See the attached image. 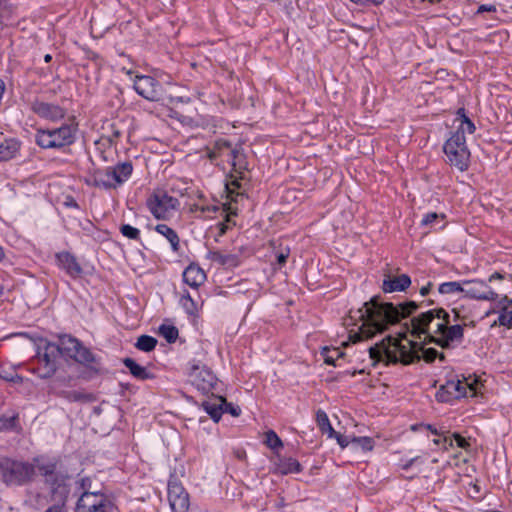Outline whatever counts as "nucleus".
Wrapping results in <instances>:
<instances>
[{
  "instance_id": "1",
  "label": "nucleus",
  "mask_w": 512,
  "mask_h": 512,
  "mask_svg": "<svg viewBox=\"0 0 512 512\" xmlns=\"http://www.w3.org/2000/svg\"><path fill=\"white\" fill-rule=\"evenodd\" d=\"M466 324H451L444 308H434L413 317L410 333L414 338L424 336V344L433 343L442 349H452L462 343Z\"/></svg>"
},
{
  "instance_id": "2",
  "label": "nucleus",
  "mask_w": 512,
  "mask_h": 512,
  "mask_svg": "<svg viewBox=\"0 0 512 512\" xmlns=\"http://www.w3.org/2000/svg\"><path fill=\"white\" fill-rule=\"evenodd\" d=\"M420 305L415 301L394 305L391 302H381L379 296L372 297L359 310L360 318L363 321L359 336L361 338H372L375 334L384 332L389 326L409 317Z\"/></svg>"
},
{
  "instance_id": "3",
  "label": "nucleus",
  "mask_w": 512,
  "mask_h": 512,
  "mask_svg": "<svg viewBox=\"0 0 512 512\" xmlns=\"http://www.w3.org/2000/svg\"><path fill=\"white\" fill-rule=\"evenodd\" d=\"M402 339H406L405 334H400V338L386 336L368 349L370 358L375 362L385 361L386 365H410L421 358L427 363H432L439 355L435 348H424V342L408 340L407 344H403Z\"/></svg>"
},
{
  "instance_id": "4",
  "label": "nucleus",
  "mask_w": 512,
  "mask_h": 512,
  "mask_svg": "<svg viewBox=\"0 0 512 512\" xmlns=\"http://www.w3.org/2000/svg\"><path fill=\"white\" fill-rule=\"evenodd\" d=\"M33 460L36 463V474L43 478L51 495L66 503L70 494L69 481L72 474L62 465L60 457L41 454L33 457Z\"/></svg>"
},
{
  "instance_id": "5",
  "label": "nucleus",
  "mask_w": 512,
  "mask_h": 512,
  "mask_svg": "<svg viewBox=\"0 0 512 512\" xmlns=\"http://www.w3.org/2000/svg\"><path fill=\"white\" fill-rule=\"evenodd\" d=\"M56 347L60 350V357L66 356L84 367L79 375L80 378L89 381L103 373L101 357L76 337L60 336Z\"/></svg>"
},
{
  "instance_id": "6",
  "label": "nucleus",
  "mask_w": 512,
  "mask_h": 512,
  "mask_svg": "<svg viewBox=\"0 0 512 512\" xmlns=\"http://www.w3.org/2000/svg\"><path fill=\"white\" fill-rule=\"evenodd\" d=\"M36 479V463L9 456H0V480L7 487H23Z\"/></svg>"
},
{
  "instance_id": "7",
  "label": "nucleus",
  "mask_w": 512,
  "mask_h": 512,
  "mask_svg": "<svg viewBox=\"0 0 512 512\" xmlns=\"http://www.w3.org/2000/svg\"><path fill=\"white\" fill-rule=\"evenodd\" d=\"M78 125L64 123L56 128H38L35 143L44 150H63L77 140Z\"/></svg>"
},
{
  "instance_id": "8",
  "label": "nucleus",
  "mask_w": 512,
  "mask_h": 512,
  "mask_svg": "<svg viewBox=\"0 0 512 512\" xmlns=\"http://www.w3.org/2000/svg\"><path fill=\"white\" fill-rule=\"evenodd\" d=\"M20 335L29 337L35 343L37 366L33 372L42 379L51 378L57 370V361L60 358V350L56 347V343L42 337L32 338L28 333Z\"/></svg>"
},
{
  "instance_id": "9",
  "label": "nucleus",
  "mask_w": 512,
  "mask_h": 512,
  "mask_svg": "<svg viewBox=\"0 0 512 512\" xmlns=\"http://www.w3.org/2000/svg\"><path fill=\"white\" fill-rule=\"evenodd\" d=\"M443 152L447 157V162L457 168L459 171H467L470 165V151L466 144V137L463 135V129L456 130L443 145Z\"/></svg>"
},
{
  "instance_id": "10",
  "label": "nucleus",
  "mask_w": 512,
  "mask_h": 512,
  "mask_svg": "<svg viewBox=\"0 0 512 512\" xmlns=\"http://www.w3.org/2000/svg\"><path fill=\"white\" fill-rule=\"evenodd\" d=\"M179 205V200L164 190L153 192L146 200L148 210L158 220H168Z\"/></svg>"
},
{
  "instance_id": "11",
  "label": "nucleus",
  "mask_w": 512,
  "mask_h": 512,
  "mask_svg": "<svg viewBox=\"0 0 512 512\" xmlns=\"http://www.w3.org/2000/svg\"><path fill=\"white\" fill-rule=\"evenodd\" d=\"M190 364V382L197 388V390L201 391L203 394L211 393L212 395H214L215 391L219 392L217 388L218 378L209 367L206 365H200V363L195 360Z\"/></svg>"
},
{
  "instance_id": "12",
  "label": "nucleus",
  "mask_w": 512,
  "mask_h": 512,
  "mask_svg": "<svg viewBox=\"0 0 512 512\" xmlns=\"http://www.w3.org/2000/svg\"><path fill=\"white\" fill-rule=\"evenodd\" d=\"M114 503L102 492H81L76 502V512H116Z\"/></svg>"
},
{
  "instance_id": "13",
  "label": "nucleus",
  "mask_w": 512,
  "mask_h": 512,
  "mask_svg": "<svg viewBox=\"0 0 512 512\" xmlns=\"http://www.w3.org/2000/svg\"><path fill=\"white\" fill-rule=\"evenodd\" d=\"M133 87L136 93L146 100L159 102L164 99L162 84L152 76L137 75Z\"/></svg>"
},
{
  "instance_id": "14",
  "label": "nucleus",
  "mask_w": 512,
  "mask_h": 512,
  "mask_svg": "<svg viewBox=\"0 0 512 512\" xmlns=\"http://www.w3.org/2000/svg\"><path fill=\"white\" fill-rule=\"evenodd\" d=\"M467 389L473 390V385L459 379H449L441 385L435 394V398L441 403H452L467 395Z\"/></svg>"
},
{
  "instance_id": "15",
  "label": "nucleus",
  "mask_w": 512,
  "mask_h": 512,
  "mask_svg": "<svg viewBox=\"0 0 512 512\" xmlns=\"http://www.w3.org/2000/svg\"><path fill=\"white\" fill-rule=\"evenodd\" d=\"M71 381V377H56L49 385V391L55 396L63 398L68 402H88L92 400V395L76 390H64L61 386H68Z\"/></svg>"
},
{
  "instance_id": "16",
  "label": "nucleus",
  "mask_w": 512,
  "mask_h": 512,
  "mask_svg": "<svg viewBox=\"0 0 512 512\" xmlns=\"http://www.w3.org/2000/svg\"><path fill=\"white\" fill-rule=\"evenodd\" d=\"M464 298L495 301L498 299V294L493 291L484 280H464L463 291Z\"/></svg>"
},
{
  "instance_id": "17",
  "label": "nucleus",
  "mask_w": 512,
  "mask_h": 512,
  "mask_svg": "<svg viewBox=\"0 0 512 512\" xmlns=\"http://www.w3.org/2000/svg\"><path fill=\"white\" fill-rule=\"evenodd\" d=\"M168 501L172 512H188L190 498L186 489L177 481L168 483Z\"/></svg>"
},
{
  "instance_id": "18",
  "label": "nucleus",
  "mask_w": 512,
  "mask_h": 512,
  "mask_svg": "<svg viewBox=\"0 0 512 512\" xmlns=\"http://www.w3.org/2000/svg\"><path fill=\"white\" fill-rule=\"evenodd\" d=\"M30 109L41 119L58 122L65 118L66 110L58 104L48 103L35 99L31 102Z\"/></svg>"
},
{
  "instance_id": "19",
  "label": "nucleus",
  "mask_w": 512,
  "mask_h": 512,
  "mask_svg": "<svg viewBox=\"0 0 512 512\" xmlns=\"http://www.w3.org/2000/svg\"><path fill=\"white\" fill-rule=\"evenodd\" d=\"M56 263L71 278L76 279L83 273V269L76 257L68 251H62L55 254Z\"/></svg>"
},
{
  "instance_id": "20",
  "label": "nucleus",
  "mask_w": 512,
  "mask_h": 512,
  "mask_svg": "<svg viewBox=\"0 0 512 512\" xmlns=\"http://www.w3.org/2000/svg\"><path fill=\"white\" fill-rule=\"evenodd\" d=\"M411 283V278L408 274L398 276L386 275L382 283V290L385 293L403 292Z\"/></svg>"
},
{
  "instance_id": "21",
  "label": "nucleus",
  "mask_w": 512,
  "mask_h": 512,
  "mask_svg": "<svg viewBox=\"0 0 512 512\" xmlns=\"http://www.w3.org/2000/svg\"><path fill=\"white\" fill-rule=\"evenodd\" d=\"M274 465L275 472L280 475L301 473L303 471V467L297 459L279 454L276 455Z\"/></svg>"
},
{
  "instance_id": "22",
  "label": "nucleus",
  "mask_w": 512,
  "mask_h": 512,
  "mask_svg": "<svg viewBox=\"0 0 512 512\" xmlns=\"http://www.w3.org/2000/svg\"><path fill=\"white\" fill-rule=\"evenodd\" d=\"M183 281L193 289H197L206 280V274L197 264H189L183 271Z\"/></svg>"
},
{
  "instance_id": "23",
  "label": "nucleus",
  "mask_w": 512,
  "mask_h": 512,
  "mask_svg": "<svg viewBox=\"0 0 512 512\" xmlns=\"http://www.w3.org/2000/svg\"><path fill=\"white\" fill-rule=\"evenodd\" d=\"M87 183L105 190L115 189V183L111 180L110 167L95 169Z\"/></svg>"
},
{
  "instance_id": "24",
  "label": "nucleus",
  "mask_w": 512,
  "mask_h": 512,
  "mask_svg": "<svg viewBox=\"0 0 512 512\" xmlns=\"http://www.w3.org/2000/svg\"><path fill=\"white\" fill-rule=\"evenodd\" d=\"M233 148L230 141L223 138L217 139L213 144L206 146L207 157L211 162L224 156L229 158V150Z\"/></svg>"
},
{
  "instance_id": "25",
  "label": "nucleus",
  "mask_w": 512,
  "mask_h": 512,
  "mask_svg": "<svg viewBox=\"0 0 512 512\" xmlns=\"http://www.w3.org/2000/svg\"><path fill=\"white\" fill-rule=\"evenodd\" d=\"M228 162L231 164L233 171L240 175L243 171L248 170L247 157L242 145H237L233 150H229Z\"/></svg>"
},
{
  "instance_id": "26",
  "label": "nucleus",
  "mask_w": 512,
  "mask_h": 512,
  "mask_svg": "<svg viewBox=\"0 0 512 512\" xmlns=\"http://www.w3.org/2000/svg\"><path fill=\"white\" fill-rule=\"evenodd\" d=\"M122 363L129 370L130 374L137 380L144 381L155 378V375L152 372H150L146 367L138 364L130 357L123 358Z\"/></svg>"
},
{
  "instance_id": "27",
  "label": "nucleus",
  "mask_w": 512,
  "mask_h": 512,
  "mask_svg": "<svg viewBox=\"0 0 512 512\" xmlns=\"http://www.w3.org/2000/svg\"><path fill=\"white\" fill-rule=\"evenodd\" d=\"M21 147V142L16 138L5 139L0 144V162H6L16 157Z\"/></svg>"
},
{
  "instance_id": "28",
  "label": "nucleus",
  "mask_w": 512,
  "mask_h": 512,
  "mask_svg": "<svg viewBox=\"0 0 512 512\" xmlns=\"http://www.w3.org/2000/svg\"><path fill=\"white\" fill-rule=\"evenodd\" d=\"M155 231L160 235L164 236L171 245L173 252H179L180 250V238L177 232L166 224H157Z\"/></svg>"
},
{
  "instance_id": "29",
  "label": "nucleus",
  "mask_w": 512,
  "mask_h": 512,
  "mask_svg": "<svg viewBox=\"0 0 512 512\" xmlns=\"http://www.w3.org/2000/svg\"><path fill=\"white\" fill-rule=\"evenodd\" d=\"M201 407L216 423L220 421L224 413L223 404L221 401L218 400L216 402L210 400L203 401Z\"/></svg>"
},
{
  "instance_id": "30",
  "label": "nucleus",
  "mask_w": 512,
  "mask_h": 512,
  "mask_svg": "<svg viewBox=\"0 0 512 512\" xmlns=\"http://www.w3.org/2000/svg\"><path fill=\"white\" fill-rule=\"evenodd\" d=\"M315 420L318 428L323 434H327L329 438H332L334 434H336V431L333 429L328 415L324 410H317Z\"/></svg>"
},
{
  "instance_id": "31",
  "label": "nucleus",
  "mask_w": 512,
  "mask_h": 512,
  "mask_svg": "<svg viewBox=\"0 0 512 512\" xmlns=\"http://www.w3.org/2000/svg\"><path fill=\"white\" fill-rule=\"evenodd\" d=\"M456 120L460 121V125L456 130L463 129V135L465 133L473 134L476 131V126L473 121L467 116L466 109L464 107L458 108L456 111Z\"/></svg>"
},
{
  "instance_id": "32",
  "label": "nucleus",
  "mask_w": 512,
  "mask_h": 512,
  "mask_svg": "<svg viewBox=\"0 0 512 512\" xmlns=\"http://www.w3.org/2000/svg\"><path fill=\"white\" fill-rule=\"evenodd\" d=\"M207 258L217 262L219 265L225 266H233L236 265L237 262V256L233 254H222L220 251L217 250H209L207 253Z\"/></svg>"
},
{
  "instance_id": "33",
  "label": "nucleus",
  "mask_w": 512,
  "mask_h": 512,
  "mask_svg": "<svg viewBox=\"0 0 512 512\" xmlns=\"http://www.w3.org/2000/svg\"><path fill=\"white\" fill-rule=\"evenodd\" d=\"M179 303L189 316L197 315V303L193 300V298L191 297L190 293L187 290H184V293L182 294Z\"/></svg>"
},
{
  "instance_id": "34",
  "label": "nucleus",
  "mask_w": 512,
  "mask_h": 512,
  "mask_svg": "<svg viewBox=\"0 0 512 512\" xmlns=\"http://www.w3.org/2000/svg\"><path fill=\"white\" fill-rule=\"evenodd\" d=\"M351 445L355 449H361L363 452H369L374 449L375 441L368 436H354L351 438Z\"/></svg>"
},
{
  "instance_id": "35",
  "label": "nucleus",
  "mask_w": 512,
  "mask_h": 512,
  "mask_svg": "<svg viewBox=\"0 0 512 512\" xmlns=\"http://www.w3.org/2000/svg\"><path fill=\"white\" fill-rule=\"evenodd\" d=\"M158 341L155 337L150 335H141L137 338L135 347L143 352H151L155 349Z\"/></svg>"
},
{
  "instance_id": "36",
  "label": "nucleus",
  "mask_w": 512,
  "mask_h": 512,
  "mask_svg": "<svg viewBox=\"0 0 512 512\" xmlns=\"http://www.w3.org/2000/svg\"><path fill=\"white\" fill-rule=\"evenodd\" d=\"M463 281H449L438 286V293L442 295L462 293Z\"/></svg>"
},
{
  "instance_id": "37",
  "label": "nucleus",
  "mask_w": 512,
  "mask_h": 512,
  "mask_svg": "<svg viewBox=\"0 0 512 512\" xmlns=\"http://www.w3.org/2000/svg\"><path fill=\"white\" fill-rule=\"evenodd\" d=\"M322 355L326 364L337 366V361L344 356V352L339 348H324Z\"/></svg>"
},
{
  "instance_id": "38",
  "label": "nucleus",
  "mask_w": 512,
  "mask_h": 512,
  "mask_svg": "<svg viewBox=\"0 0 512 512\" xmlns=\"http://www.w3.org/2000/svg\"><path fill=\"white\" fill-rule=\"evenodd\" d=\"M0 379L12 383H21L23 380L12 367L6 368L2 364H0Z\"/></svg>"
},
{
  "instance_id": "39",
  "label": "nucleus",
  "mask_w": 512,
  "mask_h": 512,
  "mask_svg": "<svg viewBox=\"0 0 512 512\" xmlns=\"http://www.w3.org/2000/svg\"><path fill=\"white\" fill-rule=\"evenodd\" d=\"M159 333L168 343H174L179 335L178 329L174 325L166 324L159 327Z\"/></svg>"
},
{
  "instance_id": "40",
  "label": "nucleus",
  "mask_w": 512,
  "mask_h": 512,
  "mask_svg": "<svg viewBox=\"0 0 512 512\" xmlns=\"http://www.w3.org/2000/svg\"><path fill=\"white\" fill-rule=\"evenodd\" d=\"M496 325L512 328V310L509 311L507 306H503L498 319L492 324V327Z\"/></svg>"
},
{
  "instance_id": "41",
  "label": "nucleus",
  "mask_w": 512,
  "mask_h": 512,
  "mask_svg": "<svg viewBox=\"0 0 512 512\" xmlns=\"http://www.w3.org/2000/svg\"><path fill=\"white\" fill-rule=\"evenodd\" d=\"M265 444L270 449L276 450L283 447V442L281 438L276 434L274 430H268L265 433Z\"/></svg>"
},
{
  "instance_id": "42",
  "label": "nucleus",
  "mask_w": 512,
  "mask_h": 512,
  "mask_svg": "<svg viewBox=\"0 0 512 512\" xmlns=\"http://www.w3.org/2000/svg\"><path fill=\"white\" fill-rule=\"evenodd\" d=\"M18 424V415L13 414L11 416L2 415L0 417V432L11 431L16 428Z\"/></svg>"
},
{
  "instance_id": "43",
  "label": "nucleus",
  "mask_w": 512,
  "mask_h": 512,
  "mask_svg": "<svg viewBox=\"0 0 512 512\" xmlns=\"http://www.w3.org/2000/svg\"><path fill=\"white\" fill-rule=\"evenodd\" d=\"M120 230V233L130 239V240H135V241H139L140 240V230L136 227H133L131 226L130 224H122L119 228Z\"/></svg>"
},
{
  "instance_id": "44",
  "label": "nucleus",
  "mask_w": 512,
  "mask_h": 512,
  "mask_svg": "<svg viewBox=\"0 0 512 512\" xmlns=\"http://www.w3.org/2000/svg\"><path fill=\"white\" fill-rule=\"evenodd\" d=\"M112 170L116 171L120 176L129 179L133 172V165L130 161H125L112 167Z\"/></svg>"
},
{
  "instance_id": "45",
  "label": "nucleus",
  "mask_w": 512,
  "mask_h": 512,
  "mask_svg": "<svg viewBox=\"0 0 512 512\" xmlns=\"http://www.w3.org/2000/svg\"><path fill=\"white\" fill-rule=\"evenodd\" d=\"M218 401H221L224 408V413H229L234 417H237L241 414V409L239 406L234 405L233 403H229L226 401V398L223 396H218Z\"/></svg>"
},
{
  "instance_id": "46",
  "label": "nucleus",
  "mask_w": 512,
  "mask_h": 512,
  "mask_svg": "<svg viewBox=\"0 0 512 512\" xmlns=\"http://www.w3.org/2000/svg\"><path fill=\"white\" fill-rule=\"evenodd\" d=\"M76 493L80 495L81 492H91L92 480L88 476H84L76 481Z\"/></svg>"
},
{
  "instance_id": "47",
  "label": "nucleus",
  "mask_w": 512,
  "mask_h": 512,
  "mask_svg": "<svg viewBox=\"0 0 512 512\" xmlns=\"http://www.w3.org/2000/svg\"><path fill=\"white\" fill-rule=\"evenodd\" d=\"M444 218H445L444 214H438L436 212L426 213L421 220V226L433 225L438 219H444Z\"/></svg>"
},
{
  "instance_id": "48",
  "label": "nucleus",
  "mask_w": 512,
  "mask_h": 512,
  "mask_svg": "<svg viewBox=\"0 0 512 512\" xmlns=\"http://www.w3.org/2000/svg\"><path fill=\"white\" fill-rule=\"evenodd\" d=\"M10 8L7 0H0V24H4L10 18Z\"/></svg>"
},
{
  "instance_id": "49",
  "label": "nucleus",
  "mask_w": 512,
  "mask_h": 512,
  "mask_svg": "<svg viewBox=\"0 0 512 512\" xmlns=\"http://www.w3.org/2000/svg\"><path fill=\"white\" fill-rule=\"evenodd\" d=\"M231 178H233L230 182L226 183V191L229 195H232L236 192V190L241 188L240 179H242V176L240 178L233 177L231 175Z\"/></svg>"
},
{
  "instance_id": "50",
  "label": "nucleus",
  "mask_w": 512,
  "mask_h": 512,
  "mask_svg": "<svg viewBox=\"0 0 512 512\" xmlns=\"http://www.w3.org/2000/svg\"><path fill=\"white\" fill-rule=\"evenodd\" d=\"M423 463H424V460L422 459V457L416 456V457H413V458L405 461L404 463L399 464V467L404 471H408L412 466H414L416 464H423Z\"/></svg>"
},
{
  "instance_id": "51",
  "label": "nucleus",
  "mask_w": 512,
  "mask_h": 512,
  "mask_svg": "<svg viewBox=\"0 0 512 512\" xmlns=\"http://www.w3.org/2000/svg\"><path fill=\"white\" fill-rule=\"evenodd\" d=\"M453 440L456 443V446L459 448L466 449L470 446L469 442L459 433L453 434Z\"/></svg>"
},
{
  "instance_id": "52",
  "label": "nucleus",
  "mask_w": 512,
  "mask_h": 512,
  "mask_svg": "<svg viewBox=\"0 0 512 512\" xmlns=\"http://www.w3.org/2000/svg\"><path fill=\"white\" fill-rule=\"evenodd\" d=\"M110 174H111V180L115 183V188L118 186H121L124 182H126L128 179H126L123 176H120L116 171L112 170V167H110Z\"/></svg>"
},
{
  "instance_id": "53",
  "label": "nucleus",
  "mask_w": 512,
  "mask_h": 512,
  "mask_svg": "<svg viewBox=\"0 0 512 512\" xmlns=\"http://www.w3.org/2000/svg\"><path fill=\"white\" fill-rule=\"evenodd\" d=\"M110 128L111 134L108 136V141L110 144H113L122 136V132L114 124H112Z\"/></svg>"
},
{
  "instance_id": "54",
  "label": "nucleus",
  "mask_w": 512,
  "mask_h": 512,
  "mask_svg": "<svg viewBox=\"0 0 512 512\" xmlns=\"http://www.w3.org/2000/svg\"><path fill=\"white\" fill-rule=\"evenodd\" d=\"M332 438H336L337 440V443L342 447V448H346L348 447L349 445H351V439H348V437L344 436V435H341L340 433H337L334 434V436Z\"/></svg>"
},
{
  "instance_id": "55",
  "label": "nucleus",
  "mask_w": 512,
  "mask_h": 512,
  "mask_svg": "<svg viewBox=\"0 0 512 512\" xmlns=\"http://www.w3.org/2000/svg\"><path fill=\"white\" fill-rule=\"evenodd\" d=\"M289 256V249H286V251H281L276 255L277 264L282 267L286 264L287 259Z\"/></svg>"
},
{
  "instance_id": "56",
  "label": "nucleus",
  "mask_w": 512,
  "mask_h": 512,
  "mask_svg": "<svg viewBox=\"0 0 512 512\" xmlns=\"http://www.w3.org/2000/svg\"><path fill=\"white\" fill-rule=\"evenodd\" d=\"M65 505H66V503H63V501H59L58 504H54V505L48 507L45 510V512H63Z\"/></svg>"
},
{
  "instance_id": "57",
  "label": "nucleus",
  "mask_w": 512,
  "mask_h": 512,
  "mask_svg": "<svg viewBox=\"0 0 512 512\" xmlns=\"http://www.w3.org/2000/svg\"><path fill=\"white\" fill-rule=\"evenodd\" d=\"M484 12H496V7L494 5L482 4L477 9V14H481Z\"/></svg>"
},
{
  "instance_id": "58",
  "label": "nucleus",
  "mask_w": 512,
  "mask_h": 512,
  "mask_svg": "<svg viewBox=\"0 0 512 512\" xmlns=\"http://www.w3.org/2000/svg\"><path fill=\"white\" fill-rule=\"evenodd\" d=\"M433 287V283L432 282H428L425 286H423L421 289H420V295L425 297L427 296L430 291H431V288Z\"/></svg>"
},
{
  "instance_id": "59",
  "label": "nucleus",
  "mask_w": 512,
  "mask_h": 512,
  "mask_svg": "<svg viewBox=\"0 0 512 512\" xmlns=\"http://www.w3.org/2000/svg\"><path fill=\"white\" fill-rule=\"evenodd\" d=\"M443 448L445 450H448L449 448H452L454 446V440L453 438L444 437L442 441Z\"/></svg>"
},
{
  "instance_id": "60",
  "label": "nucleus",
  "mask_w": 512,
  "mask_h": 512,
  "mask_svg": "<svg viewBox=\"0 0 512 512\" xmlns=\"http://www.w3.org/2000/svg\"><path fill=\"white\" fill-rule=\"evenodd\" d=\"M471 490L473 492L472 497L481 498L479 484H477V483L471 484Z\"/></svg>"
},
{
  "instance_id": "61",
  "label": "nucleus",
  "mask_w": 512,
  "mask_h": 512,
  "mask_svg": "<svg viewBox=\"0 0 512 512\" xmlns=\"http://www.w3.org/2000/svg\"><path fill=\"white\" fill-rule=\"evenodd\" d=\"M499 305L501 306V309L503 306H507L508 308L512 306V299H509L506 295L502 297V299L499 301Z\"/></svg>"
},
{
  "instance_id": "62",
  "label": "nucleus",
  "mask_w": 512,
  "mask_h": 512,
  "mask_svg": "<svg viewBox=\"0 0 512 512\" xmlns=\"http://www.w3.org/2000/svg\"><path fill=\"white\" fill-rule=\"evenodd\" d=\"M499 305L501 306V309L503 306H507L508 308L512 306V299H509L506 295L502 297V299L499 301Z\"/></svg>"
},
{
  "instance_id": "63",
  "label": "nucleus",
  "mask_w": 512,
  "mask_h": 512,
  "mask_svg": "<svg viewBox=\"0 0 512 512\" xmlns=\"http://www.w3.org/2000/svg\"><path fill=\"white\" fill-rule=\"evenodd\" d=\"M422 427L423 429H426L428 431H430L432 434L434 435H440L441 433L431 424H424L422 423Z\"/></svg>"
},
{
  "instance_id": "64",
  "label": "nucleus",
  "mask_w": 512,
  "mask_h": 512,
  "mask_svg": "<svg viewBox=\"0 0 512 512\" xmlns=\"http://www.w3.org/2000/svg\"><path fill=\"white\" fill-rule=\"evenodd\" d=\"M502 279H504V275L500 272H495L488 278V282H493L494 280H502Z\"/></svg>"
}]
</instances>
